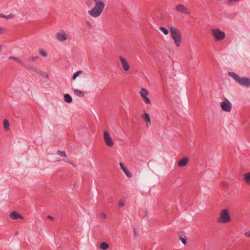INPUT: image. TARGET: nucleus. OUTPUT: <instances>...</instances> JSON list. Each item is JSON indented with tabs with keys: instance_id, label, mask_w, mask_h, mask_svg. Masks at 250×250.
Returning <instances> with one entry per match:
<instances>
[{
	"instance_id": "2f4dec72",
	"label": "nucleus",
	"mask_w": 250,
	"mask_h": 250,
	"mask_svg": "<svg viewBox=\"0 0 250 250\" xmlns=\"http://www.w3.org/2000/svg\"><path fill=\"white\" fill-rule=\"evenodd\" d=\"M120 166L122 169L123 170V171H124L126 169V168L124 166V165L123 163H120Z\"/></svg>"
},
{
	"instance_id": "6ab92c4d",
	"label": "nucleus",
	"mask_w": 250,
	"mask_h": 250,
	"mask_svg": "<svg viewBox=\"0 0 250 250\" xmlns=\"http://www.w3.org/2000/svg\"><path fill=\"white\" fill-rule=\"evenodd\" d=\"M244 179L245 182L250 185V173L248 172L244 174Z\"/></svg>"
},
{
	"instance_id": "1a4fd4ad",
	"label": "nucleus",
	"mask_w": 250,
	"mask_h": 250,
	"mask_svg": "<svg viewBox=\"0 0 250 250\" xmlns=\"http://www.w3.org/2000/svg\"><path fill=\"white\" fill-rule=\"evenodd\" d=\"M175 10L177 12L184 14L185 15H189L190 13L189 10L183 4H178L175 7Z\"/></svg>"
},
{
	"instance_id": "dca6fc26",
	"label": "nucleus",
	"mask_w": 250,
	"mask_h": 250,
	"mask_svg": "<svg viewBox=\"0 0 250 250\" xmlns=\"http://www.w3.org/2000/svg\"><path fill=\"white\" fill-rule=\"evenodd\" d=\"M0 17L9 20V19H11L14 18L15 15L13 14V13H11L8 15H5L2 13H0Z\"/></svg>"
},
{
	"instance_id": "c9c22d12",
	"label": "nucleus",
	"mask_w": 250,
	"mask_h": 250,
	"mask_svg": "<svg viewBox=\"0 0 250 250\" xmlns=\"http://www.w3.org/2000/svg\"><path fill=\"white\" fill-rule=\"evenodd\" d=\"M133 232H134V234L135 236L136 237V236H137V235H138V233L137 231V229H135V228H134V229H133Z\"/></svg>"
},
{
	"instance_id": "58836bf2",
	"label": "nucleus",
	"mask_w": 250,
	"mask_h": 250,
	"mask_svg": "<svg viewBox=\"0 0 250 250\" xmlns=\"http://www.w3.org/2000/svg\"><path fill=\"white\" fill-rule=\"evenodd\" d=\"M2 45L0 44V51L2 50Z\"/></svg>"
},
{
	"instance_id": "bb28decb",
	"label": "nucleus",
	"mask_w": 250,
	"mask_h": 250,
	"mask_svg": "<svg viewBox=\"0 0 250 250\" xmlns=\"http://www.w3.org/2000/svg\"><path fill=\"white\" fill-rule=\"evenodd\" d=\"M38 59V56H32V57H29L28 59V60L29 62H34V61H36Z\"/></svg>"
},
{
	"instance_id": "ddd939ff",
	"label": "nucleus",
	"mask_w": 250,
	"mask_h": 250,
	"mask_svg": "<svg viewBox=\"0 0 250 250\" xmlns=\"http://www.w3.org/2000/svg\"><path fill=\"white\" fill-rule=\"evenodd\" d=\"M26 68L33 75L35 74H42L41 70L40 69L33 66H27L26 67Z\"/></svg>"
},
{
	"instance_id": "c85d7f7f",
	"label": "nucleus",
	"mask_w": 250,
	"mask_h": 250,
	"mask_svg": "<svg viewBox=\"0 0 250 250\" xmlns=\"http://www.w3.org/2000/svg\"><path fill=\"white\" fill-rule=\"evenodd\" d=\"M40 53L42 55L43 57H46L47 56V53L45 51V50L43 49H41L39 50Z\"/></svg>"
},
{
	"instance_id": "4be33fe9",
	"label": "nucleus",
	"mask_w": 250,
	"mask_h": 250,
	"mask_svg": "<svg viewBox=\"0 0 250 250\" xmlns=\"http://www.w3.org/2000/svg\"><path fill=\"white\" fill-rule=\"evenodd\" d=\"M109 247V245L107 243L105 242H103L102 243L101 245V248L104 250H105L107 249V248Z\"/></svg>"
},
{
	"instance_id": "412c9836",
	"label": "nucleus",
	"mask_w": 250,
	"mask_h": 250,
	"mask_svg": "<svg viewBox=\"0 0 250 250\" xmlns=\"http://www.w3.org/2000/svg\"><path fill=\"white\" fill-rule=\"evenodd\" d=\"M143 119L144 120L148 122L149 123H150V118L149 117V115L147 113H145L143 116Z\"/></svg>"
},
{
	"instance_id": "9d476101",
	"label": "nucleus",
	"mask_w": 250,
	"mask_h": 250,
	"mask_svg": "<svg viewBox=\"0 0 250 250\" xmlns=\"http://www.w3.org/2000/svg\"><path fill=\"white\" fill-rule=\"evenodd\" d=\"M141 96L143 98L145 103L146 104H150L151 103L150 100L147 97L148 94L147 90L144 88H142L140 91Z\"/></svg>"
},
{
	"instance_id": "f3484780",
	"label": "nucleus",
	"mask_w": 250,
	"mask_h": 250,
	"mask_svg": "<svg viewBox=\"0 0 250 250\" xmlns=\"http://www.w3.org/2000/svg\"><path fill=\"white\" fill-rule=\"evenodd\" d=\"M64 98L65 101L68 103H71L72 102V98L68 94H64Z\"/></svg>"
},
{
	"instance_id": "423d86ee",
	"label": "nucleus",
	"mask_w": 250,
	"mask_h": 250,
	"mask_svg": "<svg viewBox=\"0 0 250 250\" xmlns=\"http://www.w3.org/2000/svg\"><path fill=\"white\" fill-rule=\"evenodd\" d=\"M220 106L222 109L224 111L229 112L231 110L232 104L226 98L220 103Z\"/></svg>"
},
{
	"instance_id": "f03ea898",
	"label": "nucleus",
	"mask_w": 250,
	"mask_h": 250,
	"mask_svg": "<svg viewBox=\"0 0 250 250\" xmlns=\"http://www.w3.org/2000/svg\"><path fill=\"white\" fill-rule=\"evenodd\" d=\"M228 75L240 86L246 87H250V78L245 77H240L237 73L233 71H229Z\"/></svg>"
},
{
	"instance_id": "c756f323",
	"label": "nucleus",
	"mask_w": 250,
	"mask_h": 250,
	"mask_svg": "<svg viewBox=\"0 0 250 250\" xmlns=\"http://www.w3.org/2000/svg\"><path fill=\"white\" fill-rule=\"evenodd\" d=\"M5 29L4 27L0 26V35L5 33Z\"/></svg>"
},
{
	"instance_id": "2eb2a0df",
	"label": "nucleus",
	"mask_w": 250,
	"mask_h": 250,
	"mask_svg": "<svg viewBox=\"0 0 250 250\" xmlns=\"http://www.w3.org/2000/svg\"><path fill=\"white\" fill-rule=\"evenodd\" d=\"M9 59H13L16 61L17 62H18L19 63L21 64V65L25 67V64L23 61L20 59L19 58L14 57V56H9Z\"/></svg>"
},
{
	"instance_id": "20e7f679",
	"label": "nucleus",
	"mask_w": 250,
	"mask_h": 250,
	"mask_svg": "<svg viewBox=\"0 0 250 250\" xmlns=\"http://www.w3.org/2000/svg\"><path fill=\"white\" fill-rule=\"evenodd\" d=\"M231 221L230 215L227 209L221 210L218 221L220 223L227 224Z\"/></svg>"
},
{
	"instance_id": "393cba45",
	"label": "nucleus",
	"mask_w": 250,
	"mask_h": 250,
	"mask_svg": "<svg viewBox=\"0 0 250 250\" xmlns=\"http://www.w3.org/2000/svg\"><path fill=\"white\" fill-rule=\"evenodd\" d=\"M3 125H4V128L5 129H8V127L9 126V124L8 121L6 119L4 120V121H3Z\"/></svg>"
},
{
	"instance_id": "7c9ffc66",
	"label": "nucleus",
	"mask_w": 250,
	"mask_h": 250,
	"mask_svg": "<svg viewBox=\"0 0 250 250\" xmlns=\"http://www.w3.org/2000/svg\"><path fill=\"white\" fill-rule=\"evenodd\" d=\"M41 73H42V74H39V75L40 76H42V77H46V78L48 77V74L46 72L41 71Z\"/></svg>"
},
{
	"instance_id": "5701e85b",
	"label": "nucleus",
	"mask_w": 250,
	"mask_h": 250,
	"mask_svg": "<svg viewBox=\"0 0 250 250\" xmlns=\"http://www.w3.org/2000/svg\"><path fill=\"white\" fill-rule=\"evenodd\" d=\"M160 30L161 31H162L164 33V34L166 35H167L169 33L168 30L167 28H166L164 27H163V26H161L160 27Z\"/></svg>"
},
{
	"instance_id": "0eeeda50",
	"label": "nucleus",
	"mask_w": 250,
	"mask_h": 250,
	"mask_svg": "<svg viewBox=\"0 0 250 250\" xmlns=\"http://www.w3.org/2000/svg\"><path fill=\"white\" fill-rule=\"evenodd\" d=\"M104 139L106 145L110 147H112L114 145L113 141L108 132L104 131Z\"/></svg>"
},
{
	"instance_id": "b1692460",
	"label": "nucleus",
	"mask_w": 250,
	"mask_h": 250,
	"mask_svg": "<svg viewBox=\"0 0 250 250\" xmlns=\"http://www.w3.org/2000/svg\"><path fill=\"white\" fill-rule=\"evenodd\" d=\"M125 199H121L118 202L119 207H123L125 205Z\"/></svg>"
},
{
	"instance_id": "f257e3e1",
	"label": "nucleus",
	"mask_w": 250,
	"mask_h": 250,
	"mask_svg": "<svg viewBox=\"0 0 250 250\" xmlns=\"http://www.w3.org/2000/svg\"><path fill=\"white\" fill-rule=\"evenodd\" d=\"M93 2H95V6L88 11V14L92 17L96 18L100 17L105 7V4L100 0H88L87 4L91 6Z\"/></svg>"
},
{
	"instance_id": "f704fd0d",
	"label": "nucleus",
	"mask_w": 250,
	"mask_h": 250,
	"mask_svg": "<svg viewBox=\"0 0 250 250\" xmlns=\"http://www.w3.org/2000/svg\"><path fill=\"white\" fill-rule=\"evenodd\" d=\"M101 216L103 217L104 219H106L107 218V215L104 213H101Z\"/></svg>"
},
{
	"instance_id": "7ed1b4c3",
	"label": "nucleus",
	"mask_w": 250,
	"mask_h": 250,
	"mask_svg": "<svg viewBox=\"0 0 250 250\" xmlns=\"http://www.w3.org/2000/svg\"><path fill=\"white\" fill-rule=\"evenodd\" d=\"M168 28L176 46H180L182 42V36L180 30L172 25L169 26Z\"/></svg>"
},
{
	"instance_id": "e433bc0d",
	"label": "nucleus",
	"mask_w": 250,
	"mask_h": 250,
	"mask_svg": "<svg viewBox=\"0 0 250 250\" xmlns=\"http://www.w3.org/2000/svg\"><path fill=\"white\" fill-rule=\"evenodd\" d=\"M239 0H228L229 3H231L233 1H238Z\"/></svg>"
},
{
	"instance_id": "473e14b6",
	"label": "nucleus",
	"mask_w": 250,
	"mask_h": 250,
	"mask_svg": "<svg viewBox=\"0 0 250 250\" xmlns=\"http://www.w3.org/2000/svg\"><path fill=\"white\" fill-rule=\"evenodd\" d=\"M180 239L181 240V241L183 242V243L184 244V245H186V243H187V240L186 239L181 237H180Z\"/></svg>"
},
{
	"instance_id": "9b49d317",
	"label": "nucleus",
	"mask_w": 250,
	"mask_h": 250,
	"mask_svg": "<svg viewBox=\"0 0 250 250\" xmlns=\"http://www.w3.org/2000/svg\"><path fill=\"white\" fill-rule=\"evenodd\" d=\"M56 38L60 42H64L67 39V35L64 30L57 32L56 34Z\"/></svg>"
},
{
	"instance_id": "6e6552de",
	"label": "nucleus",
	"mask_w": 250,
	"mask_h": 250,
	"mask_svg": "<svg viewBox=\"0 0 250 250\" xmlns=\"http://www.w3.org/2000/svg\"><path fill=\"white\" fill-rule=\"evenodd\" d=\"M119 59L123 70L125 71H128L130 69V65L127 59L122 56H120Z\"/></svg>"
},
{
	"instance_id": "a878e982",
	"label": "nucleus",
	"mask_w": 250,
	"mask_h": 250,
	"mask_svg": "<svg viewBox=\"0 0 250 250\" xmlns=\"http://www.w3.org/2000/svg\"><path fill=\"white\" fill-rule=\"evenodd\" d=\"M58 154L59 155H60L62 157H66V152L64 151H60V150H58Z\"/></svg>"
},
{
	"instance_id": "4c0bfd02",
	"label": "nucleus",
	"mask_w": 250,
	"mask_h": 250,
	"mask_svg": "<svg viewBox=\"0 0 250 250\" xmlns=\"http://www.w3.org/2000/svg\"><path fill=\"white\" fill-rule=\"evenodd\" d=\"M47 218H48V219H52V220H53V219H54V218H53L52 216H51V215H48V216H47Z\"/></svg>"
},
{
	"instance_id": "f8f14e48",
	"label": "nucleus",
	"mask_w": 250,
	"mask_h": 250,
	"mask_svg": "<svg viewBox=\"0 0 250 250\" xmlns=\"http://www.w3.org/2000/svg\"><path fill=\"white\" fill-rule=\"evenodd\" d=\"M9 217L12 220H17L18 219H22L23 218L22 215L16 211L11 212L9 214Z\"/></svg>"
},
{
	"instance_id": "39448f33",
	"label": "nucleus",
	"mask_w": 250,
	"mask_h": 250,
	"mask_svg": "<svg viewBox=\"0 0 250 250\" xmlns=\"http://www.w3.org/2000/svg\"><path fill=\"white\" fill-rule=\"evenodd\" d=\"M211 33L216 41H222L226 36L225 33L224 31H221L219 28L212 29Z\"/></svg>"
},
{
	"instance_id": "4468645a",
	"label": "nucleus",
	"mask_w": 250,
	"mask_h": 250,
	"mask_svg": "<svg viewBox=\"0 0 250 250\" xmlns=\"http://www.w3.org/2000/svg\"><path fill=\"white\" fill-rule=\"evenodd\" d=\"M188 161V157H184L178 162V165L181 167H185L187 165Z\"/></svg>"
},
{
	"instance_id": "cd10ccee",
	"label": "nucleus",
	"mask_w": 250,
	"mask_h": 250,
	"mask_svg": "<svg viewBox=\"0 0 250 250\" xmlns=\"http://www.w3.org/2000/svg\"><path fill=\"white\" fill-rule=\"evenodd\" d=\"M124 172L127 177L131 178L132 177V174L127 169Z\"/></svg>"
},
{
	"instance_id": "aec40b11",
	"label": "nucleus",
	"mask_w": 250,
	"mask_h": 250,
	"mask_svg": "<svg viewBox=\"0 0 250 250\" xmlns=\"http://www.w3.org/2000/svg\"><path fill=\"white\" fill-rule=\"evenodd\" d=\"M83 71L82 70H79V71H77V72H76L75 73H74L73 74V76L72 77V80L73 81L75 80L76 78L81 74H82L83 73Z\"/></svg>"
},
{
	"instance_id": "a211bd4d",
	"label": "nucleus",
	"mask_w": 250,
	"mask_h": 250,
	"mask_svg": "<svg viewBox=\"0 0 250 250\" xmlns=\"http://www.w3.org/2000/svg\"><path fill=\"white\" fill-rule=\"evenodd\" d=\"M74 93L76 96L80 97H83L84 96L83 92L77 89H74Z\"/></svg>"
},
{
	"instance_id": "72a5a7b5",
	"label": "nucleus",
	"mask_w": 250,
	"mask_h": 250,
	"mask_svg": "<svg viewBox=\"0 0 250 250\" xmlns=\"http://www.w3.org/2000/svg\"><path fill=\"white\" fill-rule=\"evenodd\" d=\"M244 235H245L246 237H250V231L245 232L244 233Z\"/></svg>"
}]
</instances>
